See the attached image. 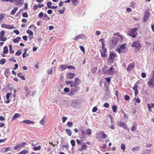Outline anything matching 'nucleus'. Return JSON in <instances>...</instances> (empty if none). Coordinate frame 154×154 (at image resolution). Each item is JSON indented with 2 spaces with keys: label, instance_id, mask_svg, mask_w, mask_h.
<instances>
[{
  "label": "nucleus",
  "instance_id": "f257e3e1",
  "mask_svg": "<svg viewBox=\"0 0 154 154\" xmlns=\"http://www.w3.org/2000/svg\"><path fill=\"white\" fill-rule=\"evenodd\" d=\"M122 36H119V38L112 37L110 38L108 42V45L111 48H114L117 45L119 39H122Z\"/></svg>",
  "mask_w": 154,
  "mask_h": 154
},
{
  "label": "nucleus",
  "instance_id": "f03ea898",
  "mask_svg": "<svg viewBox=\"0 0 154 154\" xmlns=\"http://www.w3.org/2000/svg\"><path fill=\"white\" fill-rule=\"evenodd\" d=\"M117 51L119 54L125 53L127 50V48L125 44L118 45L116 49Z\"/></svg>",
  "mask_w": 154,
  "mask_h": 154
},
{
  "label": "nucleus",
  "instance_id": "7ed1b4c3",
  "mask_svg": "<svg viewBox=\"0 0 154 154\" xmlns=\"http://www.w3.org/2000/svg\"><path fill=\"white\" fill-rule=\"evenodd\" d=\"M132 46L134 48V51L137 53L140 51L141 47V45L139 41L134 42L132 45Z\"/></svg>",
  "mask_w": 154,
  "mask_h": 154
},
{
  "label": "nucleus",
  "instance_id": "20e7f679",
  "mask_svg": "<svg viewBox=\"0 0 154 154\" xmlns=\"http://www.w3.org/2000/svg\"><path fill=\"white\" fill-rule=\"evenodd\" d=\"M139 29V27H135L131 29L128 32V35L133 38H135L137 34V31Z\"/></svg>",
  "mask_w": 154,
  "mask_h": 154
},
{
  "label": "nucleus",
  "instance_id": "39448f33",
  "mask_svg": "<svg viewBox=\"0 0 154 154\" xmlns=\"http://www.w3.org/2000/svg\"><path fill=\"white\" fill-rule=\"evenodd\" d=\"M104 74H112L116 73V70L113 67V66H112L109 69H106L103 68V69Z\"/></svg>",
  "mask_w": 154,
  "mask_h": 154
},
{
  "label": "nucleus",
  "instance_id": "423d86ee",
  "mask_svg": "<svg viewBox=\"0 0 154 154\" xmlns=\"http://www.w3.org/2000/svg\"><path fill=\"white\" fill-rule=\"evenodd\" d=\"M117 55L115 53L113 52H110L109 55V57L108 59V62L109 63H113L115 57Z\"/></svg>",
  "mask_w": 154,
  "mask_h": 154
},
{
  "label": "nucleus",
  "instance_id": "0eeeda50",
  "mask_svg": "<svg viewBox=\"0 0 154 154\" xmlns=\"http://www.w3.org/2000/svg\"><path fill=\"white\" fill-rule=\"evenodd\" d=\"M117 125L118 126L125 128L126 130H129L128 128L126 125L124 123L122 122L121 121H118L117 122Z\"/></svg>",
  "mask_w": 154,
  "mask_h": 154
},
{
  "label": "nucleus",
  "instance_id": "6e6552de",
  "mask_svg": "<svg viewBox=\"0 0 154 154\" xmlns=\"http://www.w3.org/2000/svg\"><path fill=\"white\" fill-rule=\"evenodd\" d=\"M106 49L104 47L102 48L100 50V53L101 56L103 57H105L106 56Z\"/></svg>",
  "mask_w": 154,
  "mask_h": 154
},
{
  "label": "nucleus",
  "instance_id": "1a4fd4ad",
  "mask_svg": "<svg viewBox=\"0 0 154 154\" xmlns=\"http://www.w3.org/2000/svg\"><path fill=\"white\" fill-rule=\"evenodd\" d=\"M97 136L96 138L98 140H100L101 138V137H99V135H102L103 139H105L106 137V135L104 133L103 131L100 132L99 134H97Z\"/></svg>",
  "mask_w": 154,
  "mask_h": 154
},
{
  "label": "nucleus",
  "instance_id": "9d476101",
  "mask_svg": "<svg viewBox=\"0 0 154 154\" xmlns=\"http://www.w3.org/2000/svg\"><path fill=\"white\" fill-rule=\"evenodd\" d=\"M147 84L150 87H153L154 86V78H152L147 82Z\"/></svg>",
  "mask_w": 154,
  "mask_h": 154
},
{
  "label": "nucleus",
  "instance_id": "9b49d317",
  "mask_svg": "<svg viewBox=\"0 0 154 154\" xmlns=\"http://www.w3.org/2000/svg\"><path fill=\"white\" fill-rule=\"evenodd\" d=\"M135 64L134 63L130 64L128 66L127 70L128 71H131L134 67Z\"/></svg>",
  "mask_w": 154,
  "mask_h": 154
},
{
  "label": "nucleus",
  "instance_id": "f8f14e48",
  "mask_svg": "<svg viewBox=\"0 0 154 154\" xmlns=\"http://www.w3.org/2000/svg\"><path fill=\"white\" fill-rule=\"evenodd\" d=\"M149 17V12L146 13L144 17L143 20L145 21V22L148 20Z\"/></svg>",
  "mask_w": 154,
  "mask_h": 154
},
{
  "label": "nucleus",
  "instance_id": "ddd939ff",
  "mask_svg": "<svg viewBox=\"0 0 154 154\" xmlns=\"http://www.w3.org/2000/svg\"><path fill=\"white\" fill-rule=\"evenodd\" d=\"M22 122L26 124H35V122L31 121L30 120H23L22 121Z\"/></svg>",
  "mask_w": 154,
  "mask_h": 154
},
{
  "label": "nucleus",
  "instance_id": "4468645a",
  "mask_svg": "<svg viewBox=\"0 0 154 154\" xmlns=\"http://www.w3.org/2000/svg\"><path fill=\"white\" fill-rule=\"evenodd\" d=\"M75 76L74 74L71 72L68 73L66 75L67 77L69 79H72Z\"/></svg>",
  "mask_w": 154,
  "mask_h": 154
},
{
  "label": "nucleus",
  "instance_id": "2eb2a0df",
  "mask_svg": "<svg viewBox=\"0 0 154 154\" xmlns=\"http://www.w3.org/2000/svg\"><path fill=\"white\" fill-rule=\"evenodd\" d=\"M23 0H13L12 2H15L17 5L21 4L23 3Z\"/></svg>",
  "mask_w": 154,
  "mask_h": 154
},
{
  "label": "nucleus",
  "instance_id": "dca6fc26",
  "mask_svg": "<svg viewBox=\"0 0 154 154\" xmlns=\"http://www.w3.org/2000/svg\"><path fill=\"white\" fill-rule=\"evenodd\" d=\"M46 116H45L40 121V124L41 125H44L45 122Z\"/></svg>",
  "mask_w": 154,
  "mask_h": 154
},
{
  "label": "nucleus",
  "instance_id": "f3484780",
  "mask_svg": "<svg viewBox=\"0 0 154 154\" xmlns=\"http://www.w3.org/2000/svg\"><path fill=\"white\" fill-rule=\"evenodd\" d=\"M83 37V36L82 34H80L77 35L73 39L75 41L78 40L80 38H82Z\"/></svg>",
  "mask_w": 154,
  "mask_h": 154
},
{
  "label": "nucleus",
  "instance_id": "a211bd4d",
  "mask_svg": "<svg viewBox=\"0 0 154 154\" xmlns=\"http://www.w3.org/2000/svg\"><path fill=\"white\" fill-rule=\"evenodd\" d=\"M59 68L61 70H64L67 68V66L66 65H60Z\"/></svg>",
  "mask_w": 154,
  "mask_h": 154
},
{
  "label": "nucleus",
  "instance_id": "6ab92c4d",
  "mask_svg": "<svg viewBox=\"0 0 154 154\" xmlns=\"http://www.w3.org/2000/svg\"><path fill=\"white\" fill-rule=\"evenodd\" d=\"M140 147L139 146H136L134 147L131 150L133 152H135V151H137L140 150Z\"/></svg>",
  "mask_w": 154,
  "mask_h": 154
},
{
  "label": "nucleus",
  "instance_id": "aec40b11",
  "mask_svg": "<svg viewBox=\"0 0 154 154\" xmlns=\"http://www.w3.org/2000/svg\"><path fill=\"white\" fill-rule=\"evenodd\" d=\"M147 106L149 109V110L151 111H152L151 108L154 107V104L152 103L150 104L149 103H148L147 104Z\"/></svg>",
  "mask_w": 154,
  "mask_h": 154
},
{
  "label": "nucleus",
  "instance_id": "412c9836",
  "mask_svg": "<svg viewBox=\"0 0 154 154\" xmlns=\"http://www.w3.org/2000/svg\"><path fill=\"white\" fill-rule=\"evenodd\" d=\"M65 131L69 136H71L72 135V131L70 129H66Z\"/></svg>",
  "mask_w": 154,
  "mask_h": 154
},
{
  "label": "nucleus",
  "instance_id": "4be33fe9",
  "mask_svg": "<svg viewBox=\"0 0 154 154\" xmlns=\"http://www.w3.org/2000/svg\"><path fill=\"white\" fill-rule=\"evenodd\" d=\"M80 79L76 77L75 79V81L74 82L76 85H79L80 83Z\"/></svg>",
  "mask_w": 154,
  "mask_h": 154
},
{
  "label": "nucleus",
  "instance_id": "5701e85b",
  "mask_svg": "<svg viewBox=\"0 0 154 154\" xmlns=\"http://www.w3.org/2000/svg\"><path fill=\"white\" fill-rule=\"evenodd\" d=\"M17 75L18 77L21 78L23 80H25V79L23 75V74L21 72L18 73Z\"/></svg>",
  "mask_w": 154,
  "mask_h": 154
},
{
  "label": "nucleus",
  "instance_id": "b1692460",
  "mask_svg": "<svg viewBox=\"0 0 154 154\" xmlns=\"http://www.w3.org/2000/svg\"><path fill=\"white\" fill-rule=\"evenodd\" d=\"M8 52V47L7 46H5L3 48V53L4 54H7Z\"/></svg>",
  "mask_w": 154,
  "mask_h": 154
},
{
  "label": "nucleus",
  "instance_id": "393cba45",
  "mask_svg": "<svg viewBox=\"0 0 154 154\" xmlns=\"http://www.w3.org/2000/svg\"><path fill=\"white\" fill-rule=\"evenodd\" d=\"M92 133L91 130L90 129H88L86 130L85 134H88V135L90 136L91 135Z\"/></svg>",
  "mask_w": 154,
  "mask_h": 154
},
{
  "label": "nucleus",
  "instance_id": "a878e982",
  "mask_svg": "<svg viewBox=\"0 0 154 154\" xmlns=\"http://www.w3.org/2000/svg\"><path fill=\"white\" fill-rule=\"evenodd\" d=\"M20 40V37H17L15 39L13 40V41L14 43H18Z\"/></svg>",
  "mask_w": 154,
  "mask_h": 154
},
{
  "label": "nucleus",
  "instance_id": "bb28decb",
  "mask_svg": "<svg viewBox=\"0 0 154 154\" xmlns=\"http://www.w3.org/2000/svg\"><path fill=\"white\" fill-rule=\"evenodd\" d=\"M53 69V67H51L49 69L47 70V73L49 75H51L52 74V71Z\"/></svg>",
  "mask_w": 154,
  "mask_h": 154
},
{
  "label": "nucleus",
  "instance_id": "cd10ccee",
  "mask_svg": "<svg viewBox=\"0 0 154 154\" xmlns=\"http://www.w3.org/2000/svg\"><path fill=\"white\" fill-rule=\"evenodd\" d=\"M20 116L19 114L16 113L13 116L12 119L13 120H14L17 118L19 117Z\"/></svg>",
  "mask_w": 154,
  "mask_h": 154
},
{
  "label": "nucleus",
  "instance_id": "c85d7f7f",
  "mask_svg": "<svg viewBox=\"0 0 154 154\" xmlns=\"http://www.w3.org/2000/svg\"><path fill=\"white\" fill-rule=\"evenodd\" d=\"M99 41L101 43V44L102 45V47L103 48V47H105V44H104V42L105 41V40L103 38H101L99 40Z\"/></svg>",
  "mask_w": 154,
  "mask_h": 154
},
{
  "label": "nucleus",
  "instance_id": "c756f323",
  "mask_svg": "<svg viewBox=\"0 0 154 154\" xmlns=\"http://www.w3.org/2000/svg\"><path fill=\"white\" fill-rule=\"evenodd\" d=\"M9 53L10 54H12L14 52V51L13 50L12 46L10 45L9 46Z\"/></svg>",
  "mask_w": 154,
  "mask_h": 154
},
{
  "label": "nucleus",
  "instance_id": "7c9ffc66",
  "mask_svg": "<svg viewBox=\"0 0 154 154\" xmlns=\"http://www.w3.org/2000/svg\"><path fill=\"white\" fill-rule=\"evenodd\" d=\"M18 10V8L17 7H15L14 8V9L12 11H11V14L12 15H14V14L15 12H16V11Z\"/></svg>",
  "mask_w": 154,
  "mask_h": 154
},
{
  "label": "nucleus",
  "instance_id": "2f4dec72",
  "mask_svg": "<svg viewBox=\"0 0 154 154\" xmlns=\"http://www.w3.org/2000/svg\"><path fill=\"white\" fill-rule=\"evenodd\" d=\"M50 19V18L49 17H48L47 15V14H45L43 16V20H48Z\"/></svg>",
  "mask_w": 154,
  "mask_h": 154
},
{
  "label": "nucleus",
  "instance_id": "473e14b6",
  "mask_svg": "<svg viewBox=\"0 0 154 154\" xmlns=\"http://www.w3.org/2000/svg\"><path fill=\"white\" fill-rule=\"evenodd\" d=\"M112 108L113 112H116L117 109V107L116 105H113L112 107Z\"/></svg>",
  "mask_w": 154,
  "mask_h": 154
},
{
  "label": "nucleus",
  "instance_id": "72a5a7b5",
  "mask_svg": "<svg viewBox=\"0 0 154 154\" xmlns=\"http://www.w3.org/2000/svg\"><path fill=\"white\" fill-rule=\"evenodd\" d=\"M7 39L6 37H4L3 36H0V41H5Z\"/></svg>",
  "mask_w": 154,
  "mask_h": 154
},
{
  "label": "nucleus",
  "instance_id": "f704fd0d",
  "mask_svg": "<svg viewBox=\"0 0 154 154\" xmlns=\"http://www.w3.org/2000/svg\"><path fill=\"white\" fill-rule=\"evenodd\" d=\"M52 3L51 2H48L47 3V6L48 8H51L52 6H51Z\"/></svg>",
  "mask_w": 154,
  "mask_h": 154
},
{
  "label": "nucleus",
  "instance_id": "c9c22d12",
  "mask_svg": "<svg viewBox=\"0 0 154 154\" xmlns=\"http://www.w3.org/2000/svg\"><path fill=\"white\" fill-rule=\"evenodd\" d=\"M76 85L75 84V82L73 81H72L71 82V85H70V87H76Z\"/></svg>",
  "mask_w": 154,
  "mask_h": 154
},
{
  "label": "nucleus",
  "instance_id": "e433bc0d",
  "mask_svg": "<svg viewBox=\"0 0 154 154\" xmlns=\"http://www.w3.org/2000/svg\"><path fill=\"white\" fill-rule=\"evenodd\" d=\"M41 149V146H38L35 147L33 148V149L35 151L39 150L40 149Z\"/></svg>",
  "mask_w": 154,
  "mask_h": 154
},
{
  "label": "nucleus",
  "instance_id": "4c0bfd02",
  "mask_svg": "<svg viewBox=\"0 0 154 154\" xmlns=\"http://www.w3.org/2000/svg\"><path fill=\"white\" fill-rule=\"evenodd\" d=\"M135 123H134L132 126L131 127V130L132 131H135L136 129V128L135 126Z\"/></svg>",
  "mask_w": 154,
  "mask_h": 154
},
{
  "label": "nucleus",
  "instance_id": "58836bf2",
  "mask_svg": "<svg viewBox=\"0 0 154 154\" xmlns=\"http://www.w3.org/2000/svg\"><path fill=\"white\" fill-rule=\"evenodd\" d=\"M22 53L21 51L18 50L16 53L15 55L17 56H19Z\"/></svg>",
  "mask_w": 154,
  "mask_h": 154
},
{
  "label": "nucleus",
  "instance_id": "ea45409f",
  "mask_svg": "<svg viewBox=\"0 0 154 154\" xmlns=\"http://www.w3.org/2000/svg\"><path fill=\"white\" fill-rule=\"evenodd\" d=\"M20 147H23L26 145V143L25 142H23L19 143Z\"/></svg>",
  "mask_w": 154,
  "mask_h": 154
},
{
  "label": "nucleus",
  "instance_id": "a19ab883",
  "mask_svg": "<svg viewBox=\"0 0 154 154\" xmlns=\"http://www.w3.org/2000/svg\"><path fill=\"white\" fill-rule=\"evenodd\" d=\"M121 148L124 151L125 149V144L122 143L121 145Z\"/></svg>",
  "mask_w": 154,
  "mask_h": 154
},
{
  "label": "nucleus",
  "instance_id": "79ce46f5",
  "mask_svg": "<svg viewBox=\"0 0 154 154\" xmlns=\"http://www.w3.org/2000/svg\"><path fill=\"white\" fill-rule=\"evenodd\" d=\"M20 147L19 144L16 145L13 148V149L14 150L20 148Z\"/></svg>",
  "mask_w": 154,
  "mask_h": 154
},
{
  "label": "nucleus",
  "instance_id": "37998d69",
  "mask_svg": "<svg viewBox=\"0 0 154 154\" xmlns=\"http://www.w3.org/2000/svg\"><path fill=\"white\" fill-rule=\"evenodd\" d=\"M67 68L68 69H69L70 70H74L75 69V67L72 66H67Z\"/></svg>",
  "mask_w": 154,
  "mask_h": 154
},
{
  "label": "nucleus",
  "instance_id": "c03bdc74",
  "mask_svg": "<svg viewBox=\"0 0 154 154\" xmlns=\"http://www.w3.org/2000/svg\"><path fill=\"white\" fill-rule=\"evenodd\" d=\"M26 32L28 33V34H29L30 35H33V32L32 31L30 30H28L26 31Z\"/></svg>",
  "mask_w": 154,
  "mask_h": 154
},
{
  "label": "nucleus",
  "instance_id": "a18cd8bd",
  "mask_svg": "<svg viewBox=\"0 0 154 154\" xmlns=\"http://www.w3.org/2000/svg\"><path fill=\"white\" fill-rule=\"evenodd\" d=\"M136 5V3L134 2H132L130 5V6L131 8H135V5Z\"/></svg>",
  "mask_w": 154,
  "mask_h": 154
},
{
  "label": "nucleus",
  "instance_id": "49530a36",
  "mask_svg": "<svg viewBox=\"0 0 154 154\" xmlns=\"http://www.w3.org/2000/svg\"><path fill=\"white\" fill-rule=\"evenodd\" d=\"M5 63V60L4 59H2L0 60V63L1 64H4Z\"/></svg>",
  "mask_w": 154,
  "mask_h": 154
},
{
  "label": "nucleus",
  "instance_id": "de8ad7c7",
  "mask_svg": "<svg viewBox=\"0 0 154 154\" xmlns=\"http://www.w3.org/2000/svg\"><path fill=\"white\" fill-rule=\"evenodd\" d=\"M77 1L78 0H71L72 5H76V2H77Z\"/></svg>",
  "mask_w": 154,
  "mask_h": 154
},
{
  "label": "nucleus",
  "instance_id": "09e8293b",
  "mask_svg": "<svg viewBox=\"0 0 154 154\" xmlns=\"http://www.w3.org/2000/svg\"><path fill=\"white\" fill-rule=\"evenodd\" d=\"M11 94L9 93H8L6 95V98L7 99H9Z\"/></svg>",
  "mask_w": 154,
  "mask_h": 154
},
{
  "label": "nucleus",
  "instance_id": "8fccbe9b",
  "mask_svg": "<svg viewBox=\"0 0 154 154\" xmlns=\"http://www.w3.org/2000/svg\"><path fill=\"white\" fill-rule=\"evenodd\" d=\"M65 8L63 7V8L62 10H60L59 11L60 14H63L65 11Z\"/></svg>",
  "mask_w": 154,
  "mask_h": 154
},
{
  "label": "nucleus",
  "instance_id": "3c124183",
  "mask_svg": "<svg viewBox=\"0 0 154 154\" xmlns=\"http://www.w3.org/2000/svg\"><path fill=\"white\" fill-rule=\"evenodd\" d=\"M5 14H1L0 16V21L2 20L3 18L4 17Z\"/></svg>",
  "mask_w": 154,
  "mask_h": 154
},
{
  "label": "nucleus",
  "instance_id": "603ef678",
  "mask_svg": "<svg viewBox=\"0 0 154 154\" xmlns=\"http://www.w3.org/2000/svg\"><path fill=\"white\" fill-rule=\"evenodd\" d=\"M28 151L26 150H23L20 152V154H26L27 153Z\"/></svg>",
  "mask_w": 154,
  "mask_h": 154
},
{
  "label": "nucleus",
  "instance_id": "864d4df0",
  "mask_svg": "<svg viewBox=\"0 0 154 154\" xmlns=\"http://www.w3.org/2000/svg\"><path fill=\"white\" fill-rule=\"evenodd\" d=\"M67 125L69 127H71L73 125V123L72 122H69L67 123Z\"/></svg>",
  "mask_w": 154,
  "mask_h": 154
},
{
  "label": "nucleus",
  "instance_id": "5fc2aeb1",
  "mask_svg": "<svg viewBox=\"0 0 154 154\" xmlns=\"http://www.w3.org/2000/svg\"><path fill=\"white\" fill-rule=\"evenodd\" d=\"M71 143L73 146H75V141L74 140H71Z\"/></svg>",
  "mask_w": 154,
  "mask_h": 154
},
{
  "label": "nucleus",
  "instance_id": "6e6d98bb",
  "mask_svg": "<svg viewBox=\"0 0 154 154\" xmlns=\"http://www.w3.org/2000/svg\"><path fill=\"white\" fill-rule=\"evenodd\" d=\"M9 60L11 62H16V60L14 59V57H12L11 58H10Z\"/></svg>",
  "mask_w": 154,
  "mask_h": 154
},
{
  "label": "nucleus",
  "instance_id": "4d7b16f0",
  "mask_svg": "<svg viewBox=\"0 0 154 154\" xmlns=\"http://www.w3.org/2000/svg\"><path fill=\"white\" fill-rule=\"evenodd\" d=\"M11 148L10 147H8L5 149L4 152H6L8 151H11Z\"/></svg>",
  "mask_w": 154,
  "mask_h": 154
},
{
  "label": "nucleus",
  "instance_id": "13d9d810",
  "mask_svg": "<svg viewBox=\"0 0 154 154\" xmlns=\"http://www.w3.org/2000/svg\"><path fill=\"white\" fill-rule=\"evenodd\" d=\"M80 48L81 50L82 51L84 54H85V50L84 47L82 46H80Z\"/></svg>",
  "mask_w": 154,
  "mask_h": 154
},
{
  "label": "nucleus",
  "instance_id": "bf43d9fd",
  "mask_svg": "<svg viewBox=\"0 0 154 154\" xmlns=\"http://www.w3.org/2000/svg\"><path fill=\"white\" fill-rule=\"evenodd\" d=\"M44 14L43 12H40L38 15V17L40 18H41L42 17L44 16Z\"/></svg>",
  "mask_w": 154,
  "mask_h": 154
},
{
  "label": "nucleus",
  "instance_id": "052dcab7",
  "mask_svg": "<svg viewBox=\"0 0 154 154\" xmlns=\"http://www.w3.org/2000/svg\"><path fill=\"white\" fill-rule=\"evenodd\" d=\"M124 99L126 100H128L130 99V97L127 95H125L124 97Z\"/></svg>",
  "mask_w": 154,
  "mask_h": 154
},
{
  "label": "nucleus",
  "instance_id": "680f3d73",
  "mask_svg": "<svg viewBox=\"0 0 154 154\" xmlns=\"http://www.w3.org/2000/svg\"><path fill=\"white\" fill-rule=\"evenodd\" d=\"M5 34V32L4 30L1 31L0 33V36H3Z\"/></svg>",
  "mask_w": 154,
  "mask_h": 154
},
{
  "label": "nucleus",
  "instance_id": "e2e57ef3",
  "mask_svg": "<svg viewBox=\"0 0 154 154\" xmlns=\"http://www.w3.org/2000/svg\"><path fill=\"white\" fill-rule=\"evenodd\" d=\"M79 101L78 100H75L73 101L72 102V104H74V103H79Z\"/></svg>",
  "mask_w": 154,
  "mask_h": 154
},
{
  "label": "nucleus",
  "instance_id": "0e129e2a",
  "mask_svg": "<svg viewBox=\"0 0 154 154\" xmlns=\"http://www.w3.org/2000/svg\"><path fill=\"white\" fill-rule=\"evenodd\" d=\"M141 77L143 78H145L146 77V74L145 72H142L141 74Z\"/></svg>",
  "mask_w": 154,
  "mask_h": 154
},
{
  "label": "nucleus",
  "instance_id": "69168bd1",
  "mask_svg": "<svg viewBox=\"0 0 154 154\" xmlns=\"http://www.w3.org/2000/svg\"><path fill=\"white\" fill-rule=\"evenodd\" d=\"M8 25L5 24H3L1 25L2 28L7 29Z\"/></svg>",
  "mask_w": 154,
  "mask_h": 154
},
{
  "label": "nucleus",
  "instance_id": "338daca9",
  "mask_svg": "<svg viewBox=\"0 0 154 154\" xmlns=\"http://www.w3.org/2000/svg\"><path fill=\"white\" fill-rule=\"evenodd\" d=\"M14 28V27L13 26L8 25L7 29H12Z\"/></svg>",
  "mask_w": 154,
  "mask_h": 154
},
{
  "label": "nucleus",
  "instance_id": "774afa93",
  "mask_svg": "<svg viewBox=\"0 0 154 154\" xmlns=\"http://www.w3.org/2000/svg\"><path fill=\"white\" fill-rule=\"evenodd\" d=\"M133 89L134 91H136L137 90V85H135L133 88Z\"/></svg>",
  "mask_w": 154,
  "mask_h": 154
}]
</instances>
